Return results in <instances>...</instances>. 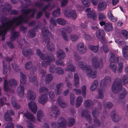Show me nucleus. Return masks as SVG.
Wrapping results in <instances>:
<instances>
[{
    "instance_id": "obj_1",
    "label": "nucleus",
    "mask_w": 128,
    "mask_h": 128,
    "mask_svg": "<svg viewBox=\"0 0 128 128\" xmlns=\"http://www.w3.org/2000/svg\"><path fill=\"white\" fill-rule=\"evenodd\" d=\"M112 92L114 94H117L120 92L119 98L121 99L124 98L127 92L125 88H122V83L121 79L116 78L112 84Z\"/></svg>"
},
{
    "instance_id": "obj_2",
    "label": "nucleus",
    "mask_w": 128,
    "mask_h": 128,
    "mask_svg": "<svg viewBox=\"0 0 128 128\" xmlns=\"http://www.w3.org/2000/svg\"><path fill=\"white\" fill-rule=\"evenodd\" d=\"M0 22L2 25V27L4 28V30L0 31V35L5 36L7 32L12 28L14 25L13 23L9 18H7L5 16H1L0 18ZM1 27L0 26V28Z\"/></svg>"
},
{
    "instance_id": "obj_3",
    "label": "nucleus",
    "mask_w": 128,
    "mask_h": 128,
    "mask_svg": "<svg viewBox=\"0 0 128 128\" xmlns=\"http://www.w3.org/2000/svg\"><path fill=\"white\" fill-rule=\"evenodd\" d=\"M36 54L38 55L40 59L42 60H46V61H43L42 63V66L46 67V65L49 64L52 61L54 58L53 56L51 54L50 56L47 55L46 56L39 49L36 50Z\"/></svg>"
},
{
    "instance_id": "obj_4",
    "label": "nucleus",
    "mask_w": 128,
    "mask_h": 128,
    "mask_svg": "<svg viewBox=\"0 0 128 128\" xmlns=\"http://www.w3.org/2000/svg\"><path fill=\"white\" fill-rule=\"evenodd\" d=\"M28 16V15L24 16L20 15L16 17H14L12 18L11 21L14 24H15L16 26H18L23 23H27L29 19Z\"/></svg>"
},
{
    "instance_id": "obj_5",
    "label": "nucleus",
    "mask_w": 128,
    "mask_h": 128,
    "mask_svg": "<svg viewBox=\"0 0 128 128\" xmlns=\"http://www.w3.org/2000/svg\"><path fill=\"white\" fill-rule=\"evenodd\" d=\"M59 122H54L51 124L53 128H64L66 126L67 121L66 119L62 117H60L59 118Z\"/></svg>"
},
{
    "instance_id": "obj_6",
    "label": "nucleus",
    "mask_w": 128,
    "mask_h": 128,
    "mask_svg": "<svg viewBox=\"0 0 128 128\" xmlns=\"http://www.w3.org/2000/svg\"><path fill=\"white\" fill-rule=\"evenodd\" d=\"M97 38L102 44H106L107 42L106 38H105V34L103 30L99 29L96 31V33Z\"/></svg>"
},
{
    "instance_id": "obj_7",
    "label": "nucleus",
    "mask_w": 128,
    "mask_h": 128,
    "mask_svg": "<svg viewBox=\"0 0 128 128\" xmlns=\"http://www.w3.org/2000/svg\"><path fill=\"white\" fill-rule=\"evenodd\" d=\"M8 84L10 86H16L17 84V81L15 80L11 79L9 80L8 83L6 79L4 80V90L6 92H8L10 90Z\"/></svg>"
},
{
    "instance_id": "obj_8",
    "label": "nucleus",
    "mask_w": 128,
    "mask_h": 128,
    "mask_svg": "<svg viewBox=\"0 0 128 128\" xmlns=\"http://www.w3.org/2000/svg\"><path fill=\"white\" fill-rule=\"evenodd\" d=\"M12 8L11 4L8 3H6L4 5H1L0 6V14H2L6 15V12H9Z\"/></svg>"
},
{
    "instance_id": "obj_9",
    "label": "nucleus",
    "mask_w": 128,
    "mask_h": 128,
    "mask_svg": "<svg viewBox=\"0 0 128 128\" xmlns=\"http://www.w3.org/2000/svg\"><path fill=\"white\" fill-rule=\"evenodd\" d=\"M92 66L95 68H99L100 66H103L102 62V60H99L96 57H94L91 60Z\"/></svg>"
},
{
    "instance_id": "obj_10",
    "label": "nucleus",
    "mask_w": 128,
    "mask_h": 128,
    "mask_svg": "<svg viewBox=\"0 0 128 128\" xmlns=\"http://www.w3.org/2000/svg\"><path fill=\"white\" fill-rule=\"evenodd\" d=\"M42 34L43 37L46 38L44 40L42 41V43L43 44H45L46 43L48 39H50V37L52 35V33L49 32L48 30L46 29H44L42 28Z\"/></svg>"
},
{
    "instance_id": "obj_11",
    "label": "nucleus",
    "mask_w": 128,
    "mask_h": 128,
    "mask_svg": "<svg viewBox=\"0 0 128 128\" xmlns=\"http://www.w3.org/2000/svg\"><path fill=\"white\" fill-rule=\"evenodd\" d=\"M89 111L87 110H83L81 112V115L82 118L84 117L87 120L89 124L91 123L92 118L90 115L88 114Z\"/></svg>"
},
{
    "instance_id": "obj_12",
    "label": "nucleus",
    "mask_w": 128,
    "mask_h": 128,
    "mask_svg": "<svg viewBox=\"0 0 128 128\" xmlns=\"http://www.w3.org/2000/svg\"><path fill=\"white\" fill-rule=\"evenodd\" d=\"M36 9H32L30 8L26 9H22V14L26 15H27L28 14L30 13L31 12H32V14L30 16V17L32 18H33L34 17L35 13L36 12Z\"/></svg>"
},
{
    "instance_id": "obj_13",
    "label": "nucleus",
    "mask_w": 128,
    "mask_h": 128,
    "mask_svg": "<svg viewBox=\"0 0 128 128\" xmlns=\"http://www.w3.org/2000/svg\"><path fill=\"white\" fill-rule=\"evenodd\" d=\"M22 53L24 56L26 57L28 59H30V56L33 54L34 52L31 48H28L25 51L22 50Z\"/></svg>"
},
{
    "instance_id": "obj_14",
    "label": "nucleus",
    "mask_w": 128,
    "mask_h": 128,
    "mask_svg": "<svg viewBox=\"0 0 128 128\" xmlns=\"http://www.w3.org/2000/svg\"><path fill=\"white\" fill-rule=\"evenodd\" d=\"M29 109L34 114H36L37 110V108L36 104L33 102H30L28 104Z\"/></svg>"
},
{
    "instance_id": "obj_15",
    "label": "nucleus",
    "mask_w": 128,
    "mask_h": 128,
    "mask_svg": "<svg viewBox=\"0 0 128 128\" xmlns=\"http://www.w3.org/2000/svg\"><path fill=\"white\" fill-rule=\"evenodd\" d=\"M62 30V34L63 39L66 41L68 40V37L66 35V33L64 30H66L68 32L70 33L72 32V29L69 26H68L66 28H63Z\"/></svg>"
},
{
    "instance_id": "obj_16",
    "label": "nucleus",
    "mask_w": 128,
    "mask_h": 128,
    "mask_svg": "<svg viewBox=\"0 0 128 128\" xmlns=\"http://www.w3.org/2000/svg\"><path fill=\"white\" fill-rule=\"evenodd\" d=\"M64 14L66 16L71 17L74 20L76 19L77 18V14L74 10H72L70 11L68 13L65 11L64 12Z\"/></svg>"
},
{
    "instance_id": "obj_17",
    "label": "nucleus",
    "mask_w": 128,
    "mask_h": 128,
    "mask_svg": "<svg viewBox=\"0 0 128 128\" xmlns=\"http://www.w3.org/2000/svg\"><path fill=\"white\" fill-rule=\"evenodd\" d=\"M111 82V78L108 76H106L101 81L100 86H106L110 84Z\"/></svg>"
},
{
    "instance_id": "obj_18",
    "label": "nucleus",
    "mask_w": 128,
    "mask_h": 128,
    "mask_svg": "<svg viewBox=\"0 0 128 128\" xmlns=\"http://www.w3.org/2000/svg\"><path fill=\"white\" fill-rule=\"evenodd\" d=\"M77 48L78 50H79V52L81 54L84 53L86 50V49L84 47V45L83 42H79L77 46Z\"/></svg>"
},
{
    "instance_id": "obj_19",
    "label": "nucleus",
    "mask_w": 128,
    "mask_h": 128,
    "mask_svg": "<svg viewBox=\"0 0 128 128\" xmlns=\"http://www.w3.org/2000/svg\"><path fill=\"white\" fill-rule=\"evenodd\" d=\"M48 98L47 94H43L40 96L38 100L39 102L42 104L43 105L48 101Z\"/></svg>"
},
{
    "instance_id": "obj_20",
    "label": "nucleus",
    "mask_w": 128,
    "mask_h": 128,
    "mask_svg": "<svg viewBox=\"0 0 128 128\" xmlns=\"http://www.w3.org/2000/svg\"><path fill=\"white\" fill-rule=\"evenodd\" d=\"M56 56L59 59L64 60L66 56L65 53L62 49H59L57 52Z\"/></svg>"
},
{
    "instance_id": "obj_21",
    "label": "nucleus",
    "mask_w": 128,
    "mask_h": 128,
    "mask_svg": "<svg viewBox=\"0 0 128 128\" xmlns=\"http://www.w3.org/2000/svg\"><path fill=\"white\" fill-rule=\"evenodd\" d=\"M46 43H47V47L48 50L50 52L54 51L55 50V47L54 44L50 42V40L48 39Z\"/></svg>"
},
{
    "instance_id": "obj_22",
    "label": "nucleus",
    "mask_w": 128,
    "mask_h": 128,
    "mask_svg": "<svg viewBox=\"0 0 128 128\" xmlns=\"http://www.w3.org/2000/svg\"><path fill=\"white\" fill-rule=\"evenodd\" d=\"M20 35V33L19 32L14 31L12 32L10 37V40L14 41L16 38H18Z\"/></svg>"
},
{
    "instance_id": "obj_23",
    "label": "nucleus",
    "mask_w": 128,
    "mask_h": 128,
    "mask_svg": "<svg viewBox=\"0 0 128 128\" xmlns=\"http://www.w3.org/2000/svg\"><path fill=\"white\" fill-rule=\"evenodd\" d=\"M17 92L18 95L20 97H22L24 95V87L23 85H20L18 88Z\"/></svg>"
},
{
    "instance_id": "obj_24",
    "label": "nucleus",
    "mask_w": 128,
    "mask_h": 128,
    "mask_svg": "<svg viewBox=\"0 0 128 128\" xmlns=\"http://www.w3.org/2000/svg\"><path fill=\"white\" fill-rule=\"evenodd\" d=\"M109 60L111 62H118L119 58L115 56V54L112 52H110L109 54Z\"/></svg>"
},
{
    "instance_id": "obj_25",
    "label": "nucleus",
    "mask_w": 128,
    "mask_h": 128,
    "mask_svg": "<svg viewBox=\"0 0 128 128\" xmlns=\"http://www.w3.org/2000/svg\"><path fill=\"white\" fill-rule=\"evenodd\" d=\"M104 30L107 32L112 31L113 29L112 24L110 22H107L104 27Z\"/></svg>"
},
{
    "instance_id": "obj_26",
    "label": "nucleus",
    "mask_w": 128,
    "mask_h": 128,
    "mask_svg": "<svg viewBox=\"0 0 128 128\" xmlns=\"http://www.w3.org/2000/svg\"><path fill=\"white\" fill-rule=\"evenodd\" d=\"M86 16L88 18L92 19L94 20H96L97 18V15L96 13L92 10L86 14Z\"/></svg>"
},
{
    "instance_id": "obj_27",
    "label": "nucleus",
    "mask_w": 128,
    "mask_h": 128,
    "mask_svg": "<svg viewBox=\"0 0 128 128\" xmlns=\"http://www.w3.org/2000/svg\"><path fill=\"white\" fill-rule=\"evenodd\" d=\"M51 110L52 113L55 115V117H56L60 113L59 110L58 108L55 105H53L52 107Z\"/></svg>"
},
{
    "instance_id": "obj_28",
    "label": "nucleus",
    "mask_w": 128,
    "mask_h": 128,
    "mask_svg": "<svg viewBox=\"0 0 128 128\" xmlns=\"http://www.w3.org/2000/svg\"><path fill=\"white\" fill-rule=\"evenodd\" d=\"M115 111L114 110H113L111 112V117L113 121L114 122H118L120 119L118 116L115 114Z\"/></svg>"
},
{
    "instance_id": "obj_29",
    "label": "nucleus",
    "mask_w": 128,
    "mask_h": 128,
    "mask_svg": "<svg viewBox=\"0 0 128 128\" xmlns=\"http://www.w3.org/2000/svg\"><path fill=\"white\" fill-rule=\"evenodd\" d=\"M28 98L30 100H34L36 98V95L34 92L31 90H29L27 92Z\"/></svg>"
},
{
    "instance_id": "obj_30",
    "label": "nucleus",
    "mask_w": 128,
    "mask_h": 128,
    "mask_svg": "<svg viewBox=\"0 0 128 128\" xmlns=\"http://www.w3.org/2000/svg\"><path fill=\"white\" fill-rule=\"evenodd\" d=\"M20 78L21 84H24L26 82V76L22 72H20Z\"/></svg>"
},
{
    "instance_id": "obj_31",
    "label": "nucleus",
    "mask_w": 128,
    "mask_h": 128,
    "mask_svg": "<svg viewBox=\"0 0 128 128\" xmlns=\"http://www.w3.org/2000/svg\"><path fill=\"white\" fill-rule=\"evenodd\" d=\"M74 82L75 87L78 88L79 86V78L78 74L75 73L74 75Z\"/></svg>"
},
{
    "instance_id": "obj_32",
    "label": "nucleus",
    "mask_w": 128,
    "mask_h": 128,
    "mask_svg": "<svg viewBox=\"0 0 128 128\" xmlns=\"http://www.w3.org/2000/svg\"><path fill=\"white\" fill-rule=\"evenodd\" d=\"M11 101L13 108L16 109H19L20 106L17 103L14 98L12 97L11 98Z\"/></svg>"
},
{
    "instance_id": "obj_33",
    "label": "nucleus",
    "mask_w": 128,
    "mask_h": 128,
    "mask_svg": "<svg viewBox=\"0 0 128 128\" xmlns=\"http://www.w3.org/2000/svg\"><path fill=\"white\" fill-rule=\"evenodd\" d=\"M8 112V110L4 114V118L6 121L12 122V117L10 116V113Z\"/></svg>"
},
{
    "instance_id": "obj_34",
    "label": "nucleus",
    "mask_w": 128,
    "mask_h": 128,
    "mask_svg": "<svg viewBox=\"0 0 128 128\" xmlns=\"http://www.w3.org/2000/svg\"><path fill=\"white\" fill-rule=\"evenodd\" d=\"M64 84L62 83H60L56 84V94L57 95H59L60 94V87L63 86Z\"/></svg>"
},
{
    "instance_id": "obj_35",
    "label": "nucleus",
    "mask_w": 128,
    "mask_h": 128,
    "mask_svg": "<svg viewBox=\"0 0 128 128\" xmlns=\"http://www.w3.org/2000/svg\"><path fill=\"white\" fill-rule=\"evenodd\" d=\"M24 116L27 118L31 121H34V118L33 117V115L28 112H27L24 113Z\"/></svg>"
},
{
    "instance_id": "obj_36",
    "label": "nucleus",
    "mask_w": 128,
    "mask_h": 128,
    "mask_svg": "<svg viewBox=\"0 0 128 128\" xmlns=\"http://www.w3.org/2000/svg\"><path fill=\"white\" fill-rule=\"evenodd\" d=\"M37 28H33L29 30L28 34L31 38H34L36 36V31L37 30Z\"/></svg>"
},
{
    "instance_id": "obj_37",
    "label": "nucleus",
    "mask_w": 128,
    "mask_h": 128,
    "mask_svg": "<svg viewBox=\"0 0 128 128\" xmlns=\"http://www.w3.org/2000/svg\"><path fill=\"white\" fill-rule=\"evenodd\" d=\"M107 5L105 2H100L98 5V8L99 10H104L106 8Z\"/></svg>"
},
{
    "instance_id": "obj_38",
    "label": "nucleus",
    "mask_w": 128,
    "mask_h": 128,
    "mask_svg": "<svg viewBox=\"0 0 128 128\" xmlns=\"http://www.w3.org/2000/svg\"><path fill=\"white\" fill-rule=\"evenodd\" d=\"M36 76H32L31 77H29V81L33 83H34L35 85L36 86H38V82L36 80Z\"/></svg>"
},
{
    "instance_id": "obj_39",
    "label": "nucleus",
    "mask_w": 128,
    "mask_h": 128,
    "mask_svg": "<svg viewBox=\"0 0 128 128\" xmlns=\"http://www.w3.org/2000/svg\"><path fill=\"white\" fill-rule=\"evenodd\" d=\"M33 66L32 62V61L27 62L24 64V67L26 70H28L31 69Z\"/></svg>"
},
{
    "instance_id": "obj_40",
    "label": "nucleus",
    "mask_w": 128,
    "mask_h": 128,
    "mask_svg": "<svg viewBox=\"0 0 128 128\" xmlns=\"http://www.w3.org/2000/svg\"><path fill=\"white\" fill-rule=\"evenodd\" d=\"M94 105V103L90 100H86L84 102V106L86 108L93 106Z\"/></svg>"
},
{
    "instance_id": "obj_41",
    "label": "nucleus",
    "mask_w": 128,
    "mask_h": 128,
    "mask_svg": "<svg viewBox=\"0 0 128 128\" xmlns=\"http://www.w3.org/2000/svg\"><path fill=\"white\" fill-rule=\"evenodd\" d=\"M82 98L80 96H78L77 98L76 103V108L79 107L82 102Z\"/></svg>"
},
{
    "instance_id": "obj_42",
    "label": "nucleus",
    "mask_w": 128,
    "mask_h": 128,
    "mask_svg": "<svg viewBox=\"0 0 128 128\" xmlns=\"http://www.w3.org/2000/svg\"><path fill=\"white\" fill-rule=\"evenodd\" d=\"M53 78V77L51 74H47L45 78L46 82V84H48Z\"/></svg>"
},
{
    "instance_id": "obj_43",
    "label": "nucleus",
    "mask_w": 128,
    "mask_h": 128,
    "mask_svg": "<svg viewBox=\"0 0 128 128\" xmlns=\"http://www.w3.org/2000/svg\"><path fill=\"white\" fill-rule=\"evenodd\" d=\"M98 82L96 80H95L92 84L90 87V90L92 91H94L98 86Z\"/></svg>"
},
{
    "instance_id": "obj_44",
    "label": "nucleus",
    "mask_w": 128,
    "mask_h": 128,
    "mask_svg": "<svg viewBox=\"0 0 128 128\" xmlns=\"http://www.w3.org/2000/svg\"><path fill=\"white\" fill-rule=\"evenodd\" d=\"M109 68L114 73H116L117 69L116 66L115 65L114 62H111L109 64Z\"/></svg>"
},
{
    "instance_id": "obj_45",
    "label": "nucleus",
    "mask_w": 128,
    "mask_h": 128,
    "mask_svg": "<svg viewBox=\"0 0 128 128\" xmlns=\"http://www.w3.org/2000/svg\"><path fill=\"white\" fill-rule=\"evenodd\" d=\"M87 75H89L90 77L92 78H96L97 76V72L96 71H92V70L90 71L87 73Z\"/></svg>"
},
{
    "instance_id": "obj_46",
    "label": "nucleus",
    "mask_w": 128,
    "mask_h": 128,
    "mask_svg": "<svg viewBox=\"0 0 128 128\" xmlns=\"http://www.w3.org/2000/svg\"><path fill=\"white\" fill-rule=\"evenodd\" d=\"M65 70L66 71H70L71 72H74L75 71L74 66L72 65H68L65 68Z\"/></svg>"
},
{
    "instance_id": "obj_47",
    "label": "nucleus",
    "mask_w": 128,
    "mask_h": 128,
    "mask_svg": "<svg viewBox=\"0 0 128 128\" xmlns=\"http://www.w3.org/2000/svg\"><path fill=\"white\" fill-rule=\"evenodd\" d=\"M57 101L58 105L60 106L61 107L64 108L66 106V105L64 102L60 100V97H59Z\"/></svg>"
},
{
    "instance_id": "obj_48",
    "label": "nucleus",
    "mask_w": 128,
    "mask_h": 128,
    "mask_svg": "<svg viewBox=\"0 0 128 128\" xmlns=\"http://www.w3.org/2000/svg\"><path fill=\"white\" fill-rule=\"evenodd\" d=\"M64 72L63 69L60 67H57L56 68V73L59 74H62Z\"/></svg>"
},
{
    "instance_id": "obj_49",
    "label": "nucleus",
    "mask_w": 128,
    "mask_h": 128,
    "mask_svg": "<svg viewBox=\"0 0 128 128\" xmlns=\"http://www.w3.org/2000/svg\"><path fill=\"white\" fill-rule=\"evenodd\" d=\"M43 116L44 114L42 112L41 110H38L37 113L38 120L39 122H41L40 118Z\"/></svg>"
},
{
    "instance_id": "obj_50",
    "label": "nucleus",
    "mask_w": 128,
    "mask_h": 128,
    "mask_svg": "<svg viewBox=\"0 0 128 128\" xmlns=\"http://www.w3.org/2000/svg\"><path fill=\"white\" fill-rule=\"evenodd\" d=\"M88 46L90 50L96 53L98 51V46L89 45Z\"/></svg>"
},
{
    "instance_id": "obj_51",
    "label": "nucleus",
    "mask_w": 128,
    "mask_h": 128,
    "mask_svg": "<svg viewBox=\"0 0 128 128\" xmlns=\"http://www.w3.org/2000/svg\"><path fill=\"white\" fill-rule=\"evenodd\" d=\"M60 14V10L59 8L54 11L52 13V15L54 17H56L58 16Z\"/></svg>"
},
{
    "instance_id": "obj_52",
    "label": "nucleus",
    "mask_w": 128,
    "mask_h": 128,
    "mask_svg": "<svg viewBox=\"0 0 128 128\" xmlns=\"http://www.w3.org/2000/svg\"><path fill=\"white\" fill-rule=\"evenodd\" d=\"M78 67L82 68V69L84 70L86 68V65H87L86 63L82 62H80L78 64Z\"/></svg>"
},
{
    "instance_id": "obj_53",
    "label": "nucleus",
    "mask_w": 128,
    "mask_h": 128,
    "mask_svg": "<svg viewBox=\"0 0 128 128\" xmlns=\"http://www.w3.org/2000/svg\"><path fill=\"white\" fill-rule=\"evenodd\" d=\"M75 122V120L72 117L69 118L68 120V126H72Z\"/></svg>"
},
{
    "instance_id": "obj_54",
    "label": "nucleus",
    "mask_w": 128,
    "mask_h": 128,
    "mask_svg": "<svg viewBox=\"0 0 128 128\" xmlns=\"http://www.w3.org/2000/svg\"><path fill=\"white\" fill-rule=\"evenodd\" d=\"M106 18V16L104 14L100 12L99 13L98 16V19L99 20H103Z\"/></svg>"
},
{
    "instance_id": "obj_55",
    "label": "nucleus",
    "mask_w": 128,
    "mask_h": 128,
    "mask_svg": "<svg viewBox=\"0 0 128 128\" xmlns=\"http://www.w3.org/2000/svg\"><path fill=\"white\" fill-rule=\"evenodd\" d=\"M40 93L44 92L48 93V90L47 87H42L39 90Z\"/></svg>"
},
{
    "instance_id": "obj_56",
    "label": "nucleus",
    "mask_w": 128,
    "mask_h": 128,
    "mask_svg": "<svg viewBox=\"0 0 128 128\" xmlns=\"http://www.w3.org/2000/svg\"><path fill=\"white\" fill-rule=\"evenodd\" d=\"M56 22L62 25H64L66 23V21L64 20L61 18H58L57 19Z\"/></svg>"
},
{
    "instance_id": "obj_57",
    "label": "nucleus",
    "mask_w": 128,
    "mask_h": 128,
    "mask_svg": "<svg viewBox=\"0 0 128 128\" xmlns=\"http://www.w3.org/2000/svg\"><path fill=\"white\" fill-rule=\"evenodd\" d=\"M97 118V117L94 118L93 120L95 126L96 127H99L100 126V123L99 120Z\"/></svg>"
},
{
    "instance_id": "obj_58",
    "label": "nucleus",
    "mask_w": 128,
    "mask_h": 128,
    "mask_svg": "<svg viewBox=\"0 0 128 128\" xmlns=\"http://www.w3.org/2000/svg\"><path fill=\"white\" fill-rule=\"evenodd\" d=\"M70 102L71 104L73 105L74 104V101L75 99V96L73 94L71 93L70 94Z\"/></svg>"
},
{
    "instance_id": "obj_59",
    "label": "nucleus",
    "mask_w": 128,
    "mask_h": 128,
    "mask_svg": "<svg viewBox=\"0 0 128 128\" xmlns=\"http://www.w3.org/2000/svg\"><path fill=\"white\" fill-rule=\"evenodd\" d=\"M83 4L84 6L88 7L90 6L89 0H82Z\"/></svg>"
},
{
    "instance_id": "obj_60",
    "label": "nucleus",
    "mask_w": 128,
    "mask_h": 128,
    "mask_svg": "<svg viewBox=\"0 0 128 128\" xmlns=\"http://www.w3.org/2000/svg\"><path fill=\"white\" fill-rule=\"evenodd\" d=\"M113 106V104L109 102H107L106 104H104V107L108 109L110 108Z\"/></svg>"
},
{
    "instance_id": "obj_61",
    "label": "nucleus",
    "mask_w": 128,
    "mask_h": 128,
    "mask_svg": "<svg viewBox=\"0 0 128 128\" xmlns=\"http://www.w3.org/2000/svg\"><path fill=\"white\" fill-rule=\"evenodd\" d=\"M82 95L83 97L85 98L86 95V87L85 86H83L82 88Z\"/></svg>"
},
{
    "instance_id": "obj_62",
    "label": "nucleus",
    "mask_w": 128,
    "mask_h": 128,
    "mask_svg": "<svg viewBox=\"0 0 128 128\" xmlns=\"http://www.w3.org/2000/svg\"><path fill=\"white\" fill-rule=\"evenodd\" d=\"M98 98H102L104 96V95L102 90L100 89H99L98 90Z\"/></svg>"
},
{
    "instance_id": "obj_63",
    "label": "nucleus",
    "mask_w": 128,
    "mask_h": 128,
    "mask_svg": "<svg viewBox=\"0 0 128 128\" xmlns=\"http://www.w3.org/2000/svg\"><path fill=\"white\" fill-rule=\"evenodd\" d=\"M123 82L124 84L128 83V75H125L124 76L123 79Z\"/></svg>"
},
{
    "instance_id": "obj_64",
    "label": "nucleus",
    "mask_w": 128,
    "mask_h": 128,
    "mask_svg": "<svg viewBox=\"0 0 128 128\" xmlns=\"http://www.w3.org/2000/svg\"><path fill=\"white\" fill-rule=\"evenodd\" d=\"M121 33L122 35L126 39L128 38V32L126 30H122L121 32Z\"/></svg>"
}]
</instances>
